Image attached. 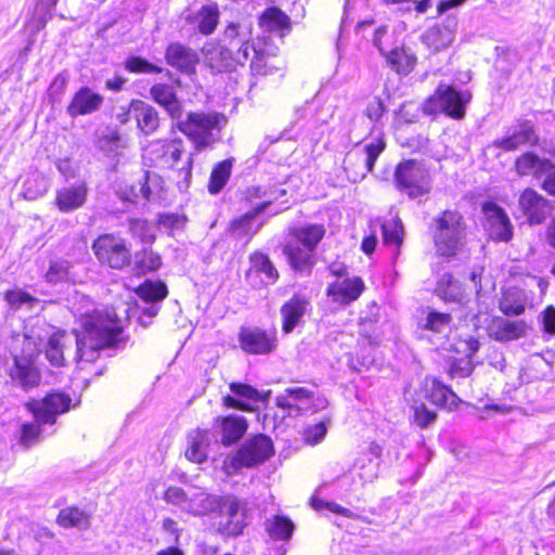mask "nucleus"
<instances>
[{
    "label": "nucleus",
    "instance_id": "nucleus-1",
    "mask_svg": "<svg viewBox=\"0 0 555 555\" xmlns=\"http://www.w3.org/2000/svg\"><path fill=\"white\" fill-rule=\"evenodd\" d=\"M44 324L47 330L41 350L44 348L46 357L51 365H64V352L68 345L76 344V360L78 362H93L98 359L101 349L113 346L118 340L121 332V321L113 310L93 311L86 314L81 324L83 336L66 334L63 331H54L49 324L37 320L31 326Z\"/></svg>",
    "mask_w": 555,
    "mask_h": 555
},
{
    "label": "nucleus",
    "instance_id": "nucleus-2",
    "mask_svg": "<svg viewBox=\"0 0 555 555\" xmlns=\"http://www.w3.org/2000/svg\"><path fill=\"white\" fill-rule=\"evenodd\" d=\"M44 324L25 327L24 333L14 335L15 350L12 353V363L8 366V376L14 387L30 390L41 383V372L37 365V358L43 344Z\"/></svg>",
    "mask_w": 555,
    "mask_h": 555
},
{
    "label": "nucleus",
    "instance_id": "nucleus-3",
    "mask_svg": "<svg viewBox=\"0 0 555 555\" xmlns=\"http://www.w3.org/2000/svg\"><path fill=\"white\" fill-rule=\"evenodd\" d=\"M223 42L236 54V62L244 65L250 60L253 72L259 75L270 73L269 57L254 46L253 24L248 21L231 22L223 31Z\"/></svg>",
    "mask_w": 555,
    "mask_h": 555
},
{
    "label": "nucleus",
    "instance_id": "nucleus-4",
    "mask_svg": "<svg viewBox=\"0 0 555 555\" xmlns=\"http://www.w3.org/2000/svg\"><path fill=\"white\" fill-rule=\"evenodd\" d=\"M227 119L216 112H190L185 118L177 119V128L194 145L196 152L212 147L221 139Z\"/></svg>",
    "mask_w": 555,
    "mask_h": 555
},
{
    "label": "nucleus",
    "instance_id": "nucleus-5",
    "mask_svg": "<svg viewBox=\"0 0 555 555\" xmlns=\"http://www.w3.org/2000/svg\"><path fill=\"white\" fill-rule=\"evenodd\" d=\"M325 234L322 224H307L294 228L291 238L283 247V254L295 271H309L314 264L315 248Z\"/></svg>",
    "mask_w": 555,
    "mask_h": 555
},
{
    "label": "nucleus",
    "instance_id": "nucleus-6",
    "mask_svg": "<svg viewBox=\"0 0 555 555\" xmlns=\"http://www.w3.org/2000/svg\"><path fill=\"white\" fill-rule=\"evenodd\" d=\"M433 240L436 251L446 258L455 257L466 242V224L457 210H444L433 219Z\"/></svg>",
    "mask_w": 555,
    "mask_h": 555
},
{
    "label": "nucleus",
    "instance_id": "nucleus-7",
    "mask_svg": "<svg viewBox=\"0 0 555 555\" xmlns=\"http://www.w3.org/2000/svg\"><path fill=\"white\" fill-rule=\"evenodd\" d=\"M469 101L468 92H459L449 85L440 83L424 103L423 111L428 115L444 113L454 119H462L465 116V105Z\"/></svg>",
    "mask_w": 555,
    "mask_h": 555
},
{
    "label": "nucleus",
    "instance_id": "nucleus-8",
    "mask_svg": "<svg viewBox=\"0 0 555 555\" xmlns=\"http://www.w3.org/2000/svg\"><path fill=\"white\" fill-rule=\"evenodd\" d=\"M272 454V440L264 435H258L246 440L237 452L224 462V468L228 474H232L242 467H253L261 464Z\"/></svg>",
    "mask_w": 555,
    "mask_h": 555
},
{
    "label": "nucleus",
    "instance_id": "nucleus-9",
    "mask_svg": "<svg viewBox=\"0 0 555 555\" xmlns=\"http://www.w3.org/2000/svg\"><path fill=\"white\" fill-rule=\"evenodd\" d=\"M395 182L411 198L423 196L430 190L428 171L415 160H406L397 166Z\"/></svg>",
    "mask_w": 555,
    "mask_h": 555
},
{
    "label": "nucleus",
    "instance_id": "nucleus-10",
    "mask_svg": "<svg viewBox=\"0 0 555 555\" xmlns=\"http://www.w3.org/2000/svg\"><path fill=\"white\" fill-rule=\"evenodd\" d=\"M96 259L112 269L121 270L130 264L131 251L126 241L114 234H102L92 244Z\"/></svg>",
    "mask_w": 555,
    "mask_h": 555
},
{
    "label": "nucleus",
    "instance_id": "nucleus-11",
    "mask_svg": "<svg viewBox=\"0 0 555 555\" xmlns=\"http://www.w3.org/2000/svg\"><path fill=\"white\" fill-rule=\"evenodd\" d=\"M385 149V142L382 137L374 139L365 144L362 150H356L348 153L344 160V167L347 171H353V180L363 179L374 168L375 162Z\"/></svg>",
    "mask_w": 555,
    "mask_h": 555
},
{
    "label": "nucleus",
    "instance_id": "nucleus-12",
    "mask_svg": "<svg viewBox=\"0 0 555 555\" xmlns=\"http://www.w3.org/2000/svg\"><path fill=\"white\" fill-rule=\"evenodd\" d=\"M72 399L63 392H51L42 400H33L26 403L34 417L43 424H54L57 415L67 412L70 408Z\"/></svg>",
    "mask_w": 555,
    "mask_h": 555
},
{
    "label": "nucleus",
    "instance_id": "nucleus-13",
    "mask_svg": "<svg viewBox=\"0 0 555 555\" xmlns=\"http://www.w3.org/2000/svg\"><path fill=\"white\" fill-rule=\"evenodd\" d=\"M219 531L224 535H238L246 526V509L244 504L234 496L223 498L220 509Z\"/></svg>",
    "mask_w": 555,
    "mask_h": 555
},
{
    "label": "nucleus",
    "instance_id": "nucleus-14",
    "mask_svg": "<svg viewBox=\"0 0 555 555\" xmlns=\"http://www.w3.org/2000/svg\"><path fill=\"white\" fill-rule=\"evenodd\" d=\"M238 340L241 348L251 354H267L276 347L275 336L258 327H242Z\"/></svg>",
    "mask_w": 555,
    "mask_h": 555
},
{
    "label": "nucleus",
    "instance_id": "nucleus-15",
    "mask_svg": "<svg viewBox=\"0 0 555 555\" xmlns=\"http://www.w3.org/2000/svg\"><path fill=\"white\" fill-rule=\"evenodd\" d=\"M482 211L486 216L489 235L496 241H509L513 236V225L505 211L492 202L486 203Z\"/></svg>",
    "mask_w": 555,
    "mask_h": 555
},
{
    "label": "nucleus",
    "instance_id": "nucleus-16",
    "mask_svg": "<svg viewBox=\"0 0 555 555\" xmlns=\"http://www.w3.org/2000/svg\"><path fill=\"white\" fill-rule=\"evenodd\" d=\"M420 398L429 399L434 404L440 408L452 410L461 401L448 386L443 385L435 377H425L420 386Z\"/></svg>",
    "mask_w": 555,
    "mask_h": 555
},
{
    "label": "nucleus",
    "instance_id": "nucleus-17",
    "mask_svg": "<svg viewBox=\"0 0 555 555\" xmlns=\"http://www.w3.org/2000/svg\"><path fill=\"white\" fill-rule=\"evenodd\" d=\"M518 203L530 224L542 223L552 210L550 202L530 188L520 194Z\"/></svg>",
    "mask_w": 555,
    "mask_h": 555
},
{
    "label": "nucleus",
    "instance_id": "nucleus-18",
    "mask_svg": "<svg viewBox=\"0 0 555 555\" xmlns=\"http://www.w3.org/2000/svg\"><path fill=\"white\" fill-rule=\"evenodd\" d=\"M137 295L150 306L142 309V315L139 321L145 325L144 317L154 318L158 313L157 304L166 298L168 291L164 282L146 280L135 291Z\"/></svg>",
    "mask_w": 555,
    "mask_h": 555
},
{
    "label": "nucleus",
    "instance_id": "nucleus-19",
    "mask_svg": "<svg viewBox=\"0 0 555 555\" xmlns=\"http://www.w3.org/2000/svg\"><path fill=\"white\" fill-rule=\"evenodd\" d=\"M89 189L85 181L59 189L55 194V206L61 212H70L81 208L88 198Z\"/></svg>",
    "mask_w": 555,
    "mask_h": 555
},
{
    "label": "nucleus",
    "instance_id": "nucleus-20",
    "mask_svg": "<svg viewBox=\"0 0 555 555\" xmlns=\"http://www.w3.org/2000/svg\"><path fill=\"white\" fill-rule=\"evenodd\" d=\"M150 94L153 101L162 106L173 120L182 117V102L179 100L173 85L156 83L150 89Z\"/></svg>",
    "mask_w": 555,
    "mask_h": 555
},
{
    "label": "nucleus",
    "instance_id": "nucleus-21",
    "mask_svg": "<svg viewBox=\"0 0 555 555\" xmlns=\"http://www.w3.org/2000/svg\"><path fill=\"white\" fill-rule=\"evenodd\" d=\"M230 390L234 396H224L223 404L230 409L253 411V403L263 400L261 393L254 387L242 383H231Z\"/></svg>",
    "mask_w": 555,
    "mask_h": 555
},
{
    "label": "nucleus",
    "instance_id": "nucleus-22",
    "mask_svg": "<svg viewBox=\"0 0 555 555\" xmlns=\"http://www.w3.org/2000/svg\"><path fill=\"white\" fill-rule=\"evenodd\" d=\"M514 168L520 177L530 176L540 180L550 170L554 169V164L550 159L542 158L533 152H526L516 158Z\"/></svg>",
    "mask_w": 555,
    "mask_h": 555
},
{
    "label": "nucleus",
    "instance_id": "nucleus-23",
    "mask_svg": "<svg viewBox=\"0 0 555 555\" xmlns=\"http://www.w3.org/2000/svg\"><path fill=\"white\" fill-rule=\"evenodd\" d=\"M539 135L531 122L525 121L520 125L519 129L512 134L496 139L492 142V146L501 149L505 152L515 151L525 145H537Z\"/></svg>",
    "mask_w": 555,
    "mask_h": 555
},
{
    "label": "nucleus",
    "instance_id": "nucleus-24",
    "mask_svg": "<svg viewBox=\"0 0 555 555\" xmlns=\"http://www.w3.org/2000/svg\"><path fill=\"white\" fill-rule=\"evenodd\" d=\"M103 96L88 87L80 88L73 96L66 112L70 117L96 112L103 104Z\"/></svg>",
    "mask_w": 555,
    "mask_h": 555
},
{
    "label": "nucleus",
    "instance_id": "nucleus-25",
    "mask_svg": "<svg viewBox=\"0 0 555 555\" xmlns=\"http://www.w3.org/2000/svg\"><path fill=\"white\" fill-rule=\"evenodd\" d=\"M489 335L499 341L515 340L527 335L528 326L525 321H512L502 317L494 318L489 327Z\"/></svg>",
    "mask_w": 555,
    "mask_h": 555
},
{
    "label": "nucleus",
    "instance_id": "nucleus-26",
    "mask_svg": "<svg viewBox=\"0 0 555 555\" xmlns=\"http://www.w3.org/2000/svg\"><path fill=\"white\" fill-rule=\"evenodd\" d=\"M167 63L184 74H193L198 63V56L194 50L181 43H171L166 50Z\"/></svg>",
    "mask_w": 555,
    "mask_h": 555
},
{
    "label": "nucleus",
    "instance_id": "nucleus-27",
    "mask_svg": "<svg viewBox=\"0 0 555 555\" xmlns=\"http://www.w3.org/2000/svg\"><path fill=\"white\" fill-rule=\"evenodd\" d=\"M205 62L216 72H224L240 65L236 54L225 44L209 43L203 49Z\"/></svg>",
    "mask_w": 555,
    "mask_h": 555
},
{
    "label": "nucleus",
    "instance_id": "nucleus-28",
    "mask_svg": "<svg viewBox=\"0 0 555 555\" xmlns=\"http://www.w3.org/2000/svg\"><path fill=\"white\" fill-rule=\"evenodd\" d=\"M270 207V201L256 204L251 210L231 222V232L236 238L251 237L261 228L262 223L255 224V219Z\"/></svg>",
    "mask_w": 555,
    "mask_h": 555
},
{
    "label": "nucleus",
    "instance_id": "nucleus-29",
    "mask_svg": "<svg viewBox=\"0 0 555 555\" xmlns=\"http://www.w3.org/2000/svg\"><path fill=\"white\" fill-rule=\"evenodd\" d=\"M308 307L309 301L301 295H294L281 307L282 330L285 334L293 332L301 322Z\"/></svg>",
    "mask_w": 555,
    "mask_h": 555
},
{
    "label": "nucleus",
    "instance_id": "nucleus-30",
    "mask_svg": "<svg viewBox=\"0 0 555 555\" xmlns=\"http://www.w3.org/2000/svg\"><path fill=\"white\" fill-rule=\"evenodd\" d=\"M363 289V281L354 276L331 284L327 293L335 301L347 305L356 300L362 294Z\"/></svg>",
    "mask_w": 555,
    "mask_h": 555
},
{
    "label": "nucleus",
    "instance_id": "nucleus-31",
    "mask_svg": "<svg viewBox=\"0 0 555 555\" xmlns=\"http://www.w3.org/2000/svg\"><path fill=\"white\" fill-rule=\"evenodd\" d=\"M131 112H133L138 128L144 134H151L158 128V113L152 105L141 100H132Z\"/></svg>",
    "mask_w": 555,
    "mask_h": 555
},
{
    "label": "nucleus",
    "instance_id": "nucleus-32",
    "mask_svg": "<svg viewBox=\"0 0 555 555\" xmlns=\"http://www.w3.org/2000/svg\"><path fill=\"white\" fill-rule=\"evenodd\" d=\"M250 268L247 276L257 274L264 284H274L279 279V272L268 255L256 251L249 256Z\"/></svg>",
    "mask_w": 555,
    "mask_h": 555
},
{
    "label": "nucleus",
    "instance_id": "nucleus-33",
    "mask_svg": "<svg viewBox=\"0 0 555 555\" xmlns=\"http://www.w3.org/2000/svg\"><path fill=\"white\" fill-rule=\"evenodd\" d=\"M223 498L210 495L205 492H195L191 501L185 505V512L193 515H206L212 512H220Z\"/></svg>",
    "mask_w": 555,
    "mask_h": 555
},
{
    "label": "nucleus",
    "instance_id": "nucleus-34",
    "mask_svg": "<svg viewBox=\"0 0 555 555\" xmlns=\"http://www.w3.org/2000/svg\"><path fill=\"white\" fill-rule=\"evenodd\" d=\"M189 447L185 450V457L201 464L207 459V448L210 444L209 433L207 430L196 429L189 435Z\"/></svg>",
    "mask_w": 555,
    "mask_h": 555
},
{
    "label": "nucleus",
    "instance_id": "nucleus-35",
    "mask_svg": "<svg viewBox=\"0 0 555 555\" xmlns=\"http://www.w3.org/2000/svg\"><path fill=\"white\" fill-rule=\"evenodd\" d=\"M217 423L220 426L222 435L221 441L225 446L237 441L247 429V422L243 416L229 415L227 417L218 418Z\"/></svg>",
    "mask_w": 555,
    "mask_h": 555
},
{
    "label": "nucleus",
    "instance_id": "nucleus-36",
    "mask_svg": "<svg viewBox=\"0 0 555 555\" xmlns=\"http://www.w3.org/2000/svg\"><path fill=\"white\" fill-rule=\"evenodd\" d=\"M423 39L424 42L436 52L446 49L454 41L453 26H434L425 33Z\"/></svg>",
    "mask_w": 555,
    "mask_h": 555
},
{
    "label": "nucleus",
    "instance_id": "nucleus-37",
    "mask_svg": "<svg viewBox=\"0 0 555 555\" xmlns=\"http://www.w3.org/2000/svg\"><path fill=\"white\" fill-rule=\"evenodd\" d=\"M527 298L518 288H507L503 292L499 302L500 310L505 315H519L524 313Z\"/></svg>",
    "mask_w": 555,
    "mask_h": 555
},
{
    "label": "nucleus",
    "instance_id": "nucleus-38",
    "mask_svg": "<svg viewBox=\"0 0 555 555\" xmlns=\"http://www.w3.org/2000/svg\"><path fill=\"white\" fill-rule=\"evenodd\" d=\"M404 398L408 402H411V408L414 411V423L421 428L430 426L437 418V414L429 411L422 401V398L413 392L411 388H406L404 391Z\"/></svg>",
    "mask_w": 555,
    "mask_h": 555
},
{
    "label": "nucleus",
    "instance_id": "nucleus-39",
    "mask_svg": "<svg viewBox=\"0 0 555 555\" xmlns=\"http://www.w3.org/2000/svg\"><path fill=\"white\" fill-rule=\"evenodd\" d=\"M157 155V165L166 168H173L181 160L184 154L183 142L181 140H175L162 144L155 151Z\"/></svg>",
    "mask_w": 555,
    "mask_h": 555
},
{
    "label": "nucleus",
    "instance_id": "nucleus-40",
    "mask_svg": "<svg viewBox=\"0 0 555 555\" xmlns=\"http://www.w3.org/2000/svg\"><path fill=\"white\" fill-rule=\"evenodd\" d=\"M259 26L263 31H283L289 29L291 20L279 8L267 9L259 17Z\"/></svg>",
    "mask_w": 555,
    "mask_h": 555
},
{
    "label": "nucleus",
    "instance_id": "nucleus-41",
    "mask_svg": "<svg viewBox=\"0 0 555 555\" xmlns=\"http://www.w3.org/2000/svg\"><path fill=\"white\" fill-rule=\"evenodd\" d=\"M234 162V158H227L214 166L208 182L210 194L216 195L225 186L231 177Z\"/></svg>",
    "mask_w": 555,
    "mask_h": 555
},
{
    "label": "nucleus",
    "instance_id": "nucleus-42",
    "mask_svg": "<svg viewBox=\"0 0 555 555\" xmlns=\"http://www.w3.org/2000/svg\"><path fill=\"white\" fill-rule=\"evenodd\" d=\"M385 56L391 68L401 75L411 73L416 64V56L404 48H396Z\"/></svg>",
    "mask_w": 555,
    "mask_h": 555
},
{
    "label": "nucleus",
    "instance_id": "nucleus-43",
    "mask_svg": "<svg viewBox=\"0 0 555 555\" xmlns=\"http://www.w3.org/2000/svg\"><path fill=\"white\" fill-rule=\"evenodd\" d=\"M56 522L65 528L87 529L90 526V517L78 507L62 508L57 515Z\"/></svg>",
    "mask_w": 555,
    "mask_h": 555
},
{
    "label": "nucleus",
    "instance_id": "nucleus-44",
    "mask_svg": "<svg viewBox=\"0 0 555 555\" xmlns=\"http://www.w3.org/2000/svg\"><path fill=\"white\" fill-rule=\"evenodd\" d=\"M437 295L444 301L461 302L464 298V291L461 283L451 274H443L437 285Z\"/></svg>",
    "mask_w": 555,
    "mask_h": 555
},
{
    "label": "nucleus",
    "instance_id": "nucleus-45",
    "mask_svg": "<svg viewBox=\"0 0 555 555\" xmlns=\"http://www.w3.org/2000/svg\"><path fill=\"white\" fill-rule=\"evenodd\" d=\"M451 322L452 317L449 313L429 310L426 317L420 322V326L423 330L441 334L450 328Z\"/></svg>",
    "mask_w": 555,
    "mask_h": 555
},
{
    "label": "nucleus",
    "instance_id": "nucleus-46",
    "mask_svg": "<svg viewBox=\"0 0 555 555\" xmlns=\"http://www.w3.org/2000/svg\"><path fill=\"white\" fill-rule=\"evenodd\" d=\"M309 392L311 391L304 387L287 388L275 398L276 405L281 409L288 410V413L292 414L298 403L305 398H308Z\"/></svg>",
    "mask_w": 555,
    "mask_h": 555
},
{
    "label": "nucleus",
    "instance_id": "nucleus-47",
    "mask_svg": "<svg viewBox=\"0 0 555 555\" xmlns=\"http://www.w3.org/2000/svg\"><path fill=\"white\" fill-rule=\"evenodd\" d=\"M149 177L144 175L141 180H139L138 184L119 186L117 194L118 196L125 201L134 203L139 198L149 199L150 197V188L147 185Z\"/></svg>",
    "mask_w": 555,
    "mask_h": 555
},
{
    "label": "nucleus",
    "instance_id": "nucleus-48",
    "mask_svg": "<svg viewBox=\"0 0 555 555\" xmlns=\"http://www.w3.org/2000/svg\"><path fill=\"white\" fill-rule=\"evenodd\" d=\"M162 264L160 256L150 249H143L134 255V266L138 273L144 274L157 270Z\"/></svg>",
    "mask_w": 555,
    "mask_h": 555
},
{
    "label": "nucleus",
    "instance_id": "nucleus-49",
    "mask_svg": "<svg viewBox=\"0 0 555 555\" xmlns=\"http://www.w3.org/2000/svg\"><path fill=\"white\" fill-rule=\"evenodd\" d=\"M46 280L49 283L56 284L64 281H73L72 266L67 260L57 259L50 262L46 273Z\"/></svg>",
    "mask_w": 555,
    "mask_h": 555
},
{
    "label": "nucleus",
    "instance_id": "nucleus-50",
    "mask_svg": "<svg viewBox=\"0 0 555 555\" xmlns=\"http://www.w3.org/2000/svg\"><path fill=\"white\" fill-rule=\"evenodd\" d=\"M267 530L276 540H287L293 534L294 524L286 517L275 516L272 520L268 521Z\"/></svg>",
    "mask_w": 555,
    "mask_h": 555
},
{
    "label": "nucleus",
    "instance_id": "nucleus-51",
    "mask_svg": "<svg viewBox=\"0 0 555 555\" xmlns=\"http://www.w3.org/2000/svg\"><path fill=\"white\" fill-rule=\"evenodd\" d=\"M219 10L214 5H206L197 13L198 29L203 35L211 34L218 24Z\"/></svg>",
    "mask_w": 555,
    "mask_h": 555
},
{
    "label": "nucleus",
    "instance_id": "nucleus-52",
    "mask_svg": "<svg viewBox=\"0 0 555 555\" xmlns=\"http://www.w3.org/2000/svg\"><path fill=\"white\" fill-rule=\"evenodd\" d=\"M384 242L399 246L402 243L403 224L399 217H392L382 224Z\"/></svg>",
    "mask_w": 555,
    "mask_h": 555
},
{
    "label": "nucleus",
    "instance_id": "nucleus-53",
    "mask_svg": "<svg viewBox=\"0 0 555 555\" xmlns=\"http://www.w3.org/2000/svg\"><path fill=\"white\" fill-rule=\"evenodd\" d=\"M285 190H280L278 192L268 191L261 186H249L243 193V201L253 204L256 199H259L260 203H264L266 201H270V205L276 201L280 196L285 195Z\"/></svg>",
    "mask_w": 555,
    "mask_h": 555
},
{
    "label": "nucleus",
    "instance_id": "nucleus-54",
    "mask_svg": "<svg viewBox=\"0 0 555 555\" xmlns=\"http://www.w3.org/2000/svg\"><path fill=\"white\" fill-rule=\"evenodd\" d=\"M4 300L14 310L20 309L23 306H28V308L31 309L35 305L39 304L37 298L22 289L8 291L4 294Z\"/></svg>",
    "mask_w": 555,
    "mask_h": 555
},
{
    "label": "nucleus",
    "instance_id": "nucleus-55",
    "mask_svg": "<svg viewBox=\"0 0 555 555\" xmlns=\"http://www.w3.org/2000/svg\"><path fill=\"white\" fill-rule=\"evenodd\" d=\"M125 68L130 73L135 74H158L163 72L162 67L156 66L140 56L129 57L125 63Z\"/></svg>",
    "mask_w": 555,
    "mask_h": 555
},
{
    "label": "nucleus",
    "instance_id": "nucleus-56",
    "mask_svg": "<svg viewBox=\"0 0 555 555\" xmlns=\"http://www.w3.org/2000/svg\"><path fill=\"white\" fill-rule=\"evenodd\" d=\"M129 231L143 243H151L155 238L153 227L145 220L131 219L129 221Z\"/></svg>",
    "mask_w": 555,
    "mask_h": 555
},
{
    "label": "nucleus",
    "instance_id": "nucleus-57",
    "mask_svg": "<svg viewBox=\"0 0 555 555\" xmlns=\"http://www.w3.org/2000/svg\"><path fill=\"white\" fill-rule=\"evenodd\" d=\"M69 76L67 72L57 74L51 82L48 93L52 102H60L65 92Z\"/></svg>",
    "mask_w": 555,
    "mask_h": 555
},
{
    "label": "nucleus",
    "instance_id": "nucleus-58",
    "mask_svg": "<svg viewBox=\"0 0 555 555\" xmlns=\"http://www.w3.org/2000/svg\"><path fill=\"white\" fill-rule=\"evenodd\" d=\"M191 496L192 494L186 493L179 487H169L164 494L167 503L178 505L183 511H185V505L191 501Z\"/></svg>",
    "mask_w": 555,
    "mask_h": 555
},
{
    "label": "nucleus",
    "instance_id": "nucleus-59",
    "mask_svg": "<svg viewBox=\"0 0 555 555\" xmlns=\"http://www.w3.org/2000/svg\"><path fill=\"white\" fill-rule=\"evenodd\" d=\"M330 418L326 421H322L313 426H309L305 430V440L309 444H317L324 439L327 433V427L330 424Z\"/></svg>",
    "mask_w": 555,
    "mask_h": 555
},
{
    "label": "nucleus",
    "instance_id": "nucleus-60",
    "mask_svg": "<svg viewBox=\"0 0 555 555\" xmlns=\"http://www.w3.org/2000/svg\"><path fill=\"white\" fill-rule=\"evenodd\" d=\"M40 424L42 423L35 418L34 423H27L23 425L21 435L22 444L28 448L38 441L41 433Z\"/></svg>",
    "mask_w": 555,
    "mask_h": 555
},
{
    "label": "nucleus",
    "instance_id": "nucleus-61",
    "mask_svg": "<svg viewBox=\"0 0 555 555\" xmlns=\"http://www.w3.org/2000/svg\"><path fill=\"white\" fill-rule=\"evenodd\" d=\"M473 364L469 359L463 358L453 361L449 366V375L451 378H466L473 372Z\"/></svg>",
    "mask_w": 555,
    "mask_h": 555
},
{
    "label": "nucleus",
    "instance_id": "nucleus-62",
    "mask_svg": "<svg viewBox=\"0 0 555 555\" xmlns=\"http://www.w3.org/2000/svg\"><path fill=\"white\" fill-rule=\"evenodd\" d=\"M538 321L543 333L555 335V307L547 306L539 315Z\"/></svg>",
    "mask_w": 555,
    "mask_h": 555
},
{
    "label": "nucleus",
    "instance_id": "nucleus-63",
    "mask_svg": "<svg viewBox=\"0 0 555 555\" xmlns=\"http://www.w3.org/2000/svg\"><path fill=\"white\" fill-rule=\"evenodd\" d=\"M192 166H193V155L189 154L184 160V165L178 170L179 181L178 184L180 188H188L191 179H192Z\"/></svg>",
    "mask_w": 555,
    "mask_h": 555
},
{
    "label": "nucleus",
    "instance_id": "nucleus-64",
    "mask_svg": "<svg viewBox=\"0 0 555 555\" xmlns=\"http://www.w3.org/2000/svg\"><path fill=\"white\" fill-rule=\"evenodd\" d=\"M59 0H37L36 14L40 16L42 23H46L47 18L51 16V12L56 5Z\"/></svg>",
    "mask_w": 555,
    "mask_h": 555
}]
</instances>
